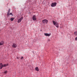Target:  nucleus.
Listing matches in <instances>:
<instances>
[{
  "label": "nucleus",
  "mask_w": 77,
  "mask_h": 77,
  "mask_svg": "<svg viewBox=\"0 0 77 77\" xmlns=\"http://www.w3.org/2000/svg\"><path fill=\"white\" fill-rule=\"evenodd\" d=\"M8 66V64H3L2 63H1L0 64V69H2L3 67H6V66Z\"/></svg>",
  "instance_id": "nucleus-1"
},
{
  "label": "nucleus",
  "mask_w": 77,
  "mask_h": 77,
  "mask_svg": "<svg viewBox=\"0 0 77 77\" xmlns=\"http://www.w3.org/2000/svg\"><path fill=\"white\" fill-rule=\"evenodd\" d=\"M17 59H19V57H17Z\"/></svg>",
  "instance_id": "nucleus-18"
},
{
  "label": "nucleus",
  "mask_w": 77,
  "mask_h": 77,
  "mask_svg": "<svg viewBox=\"0 0 77 77\" xmlns=\"http://www.w3.org/2000/svg\"><path fill=\"white\" fill-rule=\"evenodd\" d=\"M75 41H77V37H76L75 38Z\"/></svg>",
  "instance_id": "nucleus-17"
},
{
  "label": "nucleus",
  "mask_w": 77,
  "mask_h": 77,
  "mask_svg": "<svg viewBox=\"0 0 77 77\" xmlns=\"http://www.w3.org/2000/svg\"><path fill=\"white\" fill-rule=\"evenodd\" d=\"M23 17H21L17 21L18 23H21V22L22 20H23Z\"/></svg>",
  "instance_id": "nucleus-5"
},
{
  "label": "nucleus",
  "mask_w": 77,
  "mask_h": 77,
  "mask_svg": "<svg viewBox=\"0 0 77 77\" xmlns=\"http://www.w3.org/2000/svg\"><path fill=\"white\" fill-rule=\"evenodd\" d=\"M56 5H57L56 2L52 3L51 4V7H54L56 6Z\"/></svg>",
  "instance_id": "nucleus-3"
},
{
  "label": "nucleus",
  "mask_w": 77,
  "mask_h": 77,
  "mask_svg": "<svg viewBox=\"0 0 77 77\" xmlns=\"http://www.w3.org/2000/svg\"><path fill=\"white\" fill-rule=\"evenodd\" d=\"M24 59V57H22L20 58L21 60H23V59Z\"/></svg>",
  "instance_id": "nucleus-15"
},
{
  "label": "nucleus",
  "mask_w": 77,
  "mask_h": 77,
  "mask_svg": "<svg viewBox=\"0 0 77 77\" xmlns=\"http://www.w3.org/2000/svg\"><path fill=\"white\" fill-rule=\"evenodd\" d=\"M74 35H76L77 36V31H76L74 32Z\"/></svg>",
  "instance_id": "nucleus-12"
},
{
  "label": "nucleus",
  "mask_w": 77,
  "mask_h": 77,
  "mask_svg": "<svg viewBox=\"0 0 77 77\" xmlns=\"http://www.w3.org/2000/svg\"><path fill=\"white\" fill-rule=\"evenodd\" d=\"M44 34L45 36H50V34L47 33H45Z\"/></svg>",
  "instance_id": "nucleus-9"
},
{
  "label": "nucleus",
  "mask_w": 77,
  "mask_h": 77,
  "mask_svg": "<svg viewBox=\"0 0 77 77\" xmlns=\"http://www.w3.org/2000/svg\"><path fill=\"white\" fill-rule=\"evenodd\" d=\"M4 73L5 74H7V73H8V71H6L4 72Z\"/></svg>",
  "instance_id": "nucleus-14"
},
{
  "label": "nucleus",
  "mask_w": 77,
  "mask_h": 77,
  "mask_svg": "<svg viewBox=\"0 0 77 77\" xmlns=\"http://www.w3.org/2000/svg\"><path fill=\"white\" fill-rule=\"evenodd\" d=\"M35 70H36L37 71H39V69H38V67H36L35 68Z\"/></svg>",
  "instance_id": "nucleus-11"
},
{
  "label": "nucleus",
  "mask_w": 77,
  "mask_h": 77,
  "mask_svg": "<svg viewBox=\"0 0 77 77\" xmlns=\"http://www.w3.org/2000/svg\"><path fill=\"white\" fill-rule=\"evenodd\" d=\"M32 20L35 21H36V18L35 15H34L32 16Z\"/></svg>",
  "instance_id": "nucleus-8"
},
{
  "label": "nucleus",
  "mask_w": 77,
  "mask_h": 77,
  "mask_svg": "<svg viewBox=\"0 0 77 77\" xmlns=\"http://www.w3.org/2000/svg\"><path fill=\"white\" fill-rule=\"evenodd\" d=\"M52 22L54 25L56 27H59V23L57 22L54 21V20H53Z\"/></svg>",
  "instance_id": "nucleus-2"
},
{
  "label": "nucleus",
  "mask_w": 77,
  "mask_h": 77,
  "mask_svg": "<svg viewBox=\"0 0 77 77\" xmlns=\"http://www.w3.org/2000/svg\"><path fill=\"white\" fill-rule=\"evenodd\" d=\"M3 44H4V42L2 41L0 42V45H2Z\"/></svg>",
  "instance_id": "nucleus-10"
},
{
  "label": "nucleus",
  "mask_w": 77,
  "mask_h": 77,
  "mask_svg": "<svg viewBox=\"0 0 77 77\" xmlns=\"http://www.w3.org/2000/svg\"><path fill=\"white\" fill-rule=\"evenodd\" d=\"M42 23H46V24H47V23H48V20L47 19L44 20L42 21Z\"/></svg>",
  "instance_id": "nucleus-4"
},
{
  "label": "nucleus",
  "mask_w": 77,
  "mask_h": 77,
  "mask_svg": "<svg viewBox=\"0 0 77 77\" xmlns=\"http://www.w3.org/2000/svg\"><path fill=\"white\" fill-rule=\"evenodd\" d=\"M10 11H11V9H9L8 11V12H7V17H8L9 16V13H10Z\"/></svg>",
  "instance_id": "nucleus-7"
},
{
  "label": "nucleus",
  "mask_w": 77,
  "mask_h": 77,
  "mask_svg": "<svg viewBox=\"0 0 77 77\" xmlns=\"http://www.w3.org/2000/svg\"><path fill=\"white\" fill-rule=\"evenodd\" d=\"M12 47L13 48H16V47H17V45L15 44V43H14L13 44Z\"/></svg>",
  "instance_id": "nucleus-6"
},
{
  "label": "nucleus",
  "mask_w": 77,
  "mask_h": 77,
  "mask_svg": "<svg viewBox=\"0 0 77 77\" xmlns=\"http://www.w3.org/2000/svg\"><path fill=\"white\" fill-rule=\"evenodd\" d=\"M49 41H50V40H49Z\"/></svg>",
  "instance_id": "nucleus-19"
},
{
  "label": "nucleus",
  "mask_w": 77,
  "mask_h": 77,
  "mask_svg": "<svg viewBox=\"0 0 77 77\" xmlns=\"http://www.w3.org/2000/svg\"><path fill=\"white\" fill-rule=\"evenodd\" d=\"M14 20V18H11V21H13Z\"/></svg>",
  "instance_id": "nucleus-13"
},
{
  "label": "nucleus",
  "mask_w": 77,
  "mask_h": 77,
  "mask_svg": "<svg viewBox=\"0 0 77 77\" xmlns=\"http://www.w3.org/2000/svg\"><path fill=\"white\" fill-rule=\"evenodd\" d=\"M12 15L13 16V14H12V13H10V14L9 13V15Z\"/></svg>",
  "instance_id": "nucleus-16"
}]
</instances>
